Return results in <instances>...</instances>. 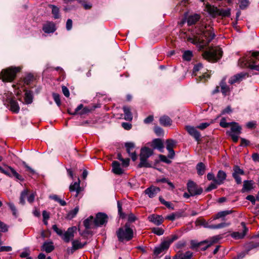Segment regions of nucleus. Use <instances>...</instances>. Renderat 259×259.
I'll return each mask as SVG.
<instances>
[{"mask_svg": "<svg viewBox=\"0 0 259 259\" xmlns=\"http://www.w3.org/2000/svg\"><path fill=\"white\" fill-rule=\"evenodd\" d=\"M217 184L214 182V183H211L206 189L205 191L208 192L212 190L215 189L217 188Z\"/></svg>", "mask_w": 259, "mask_h": 259, "instance_id": "obj_62", "label": "nucleus"}, {"mask_svg": "<svg viewBox=\"0 0 259 259\" xmlns=\"http://www.w3.org/2000/svg\"><path fill=\"white\" fill-rule=\"evenodd\" d=\"M231 15L230 9H219L218 16H221L224 17H229Z\"/></svg>", "mask_w": 259, "mask_h": 259, "instance_id": "obj_43", "label": "nucleus"}, {"mask_svg": "<svg viewBox=\"0 0 259 259\" xmlns=\"http://www.w3.org/2000/svg\"><path fill=\"white\" fill-rule=\"evenodd\" d=\"M62 91L63 94L66 97H69V95H70L69 91L66 87H65L64 85L62 86Z\"/></svg>", "mask_w": 259, "mask_h": 259, "instance_id": "obj_63", "label": "nucleus"}, {"mask_svg": "<svg viewBox=\"0 0 259 259\" xmlns=\"http://www.w3.org/2000/svg\"><path fill=\"white\" fill-rule=\"evenodd\" d=\"M123 110L124 115V119L126 120L131 121L133 119V114L130 107L127 106H124Z\"/></svg>", "mask_w": 259, "mask_h": 259, "instance_id": "obj_31", "label": "nucleus"}, {"mask_svg": "<svg viewBox=\"0 0 259 259\" xmlns=\"http://www.w3.org/2000/svg\"><path fill=\"white\" fill-rule=\"evenodd\" d=\"M206 243V241H202L199 243H195L194 241L192 240L191 242V248L193 249L195 247H198L200 246L201 245H203V244Z\"/></svg>", "mask_w": 259, "mask_h": 259, "instance_id": "obj_56", "label": "nucleus"}, {"mask_svg": "<svg viewBox=\"0 0 259 259\" xmlns=\"http://www.w3.org/2000/svg\"><path fill=\"white\" fill-rule=\"evenodd\" d=\"M3 102L4 105L13 113H18L19 112L20 107L17 101L14 98H6Z\"/></svg>", "mask_w": 259, "mask_h": 259, "instance_id": "obj_6", "label": "nucleus"}, {"mask_svg": "<svg viewBox=\"0 0 259 259\" xmlns=\"http://www.w3.org/2000/svg\"><path fill=\"white\" fill-rule=\"evenodd\" d=\"M238 65L242 68L247 67L259 71V52H253L250 55L240 58Z\"/></svg>", "mask_w": 259, "mask_h": 259, "instance_id": "obj_1", "label": "nucleus"}, {"mask_svg": "<svg viewBox=\"0 0 259 259\" xmlns=\"http://www.w3.org/2000/svg\"><path fill=\"white\" fill-rule=\"evenodd\" d=\"M19 101L23 104H30L32 102L33 98H19Z\"/></svg>", "mask_w": 259, "mask_h": 259, "instance_id": "obj_58", "label": "nucleus"}, {"mask_svg": "<svg viewBox=\"0 0 259 259\" xmlns=\"http://www.w3.org/2000/svg\"><path fill=\"white\" fill-rule=\"evenodd\" d=\"M8 205L9 206L10 209L12 211L13 215H14L15 217H17V209L15 206V205L13 203H8Z\"/></svg>", "mask_w": 259, "mask_h": 259, "instance_id": "obj_53", "label": "nucleus"}, {"mask_svg": "<svg viewBox=\"0 0 259 259\" xmlns=\"http://www.w3.org/2000/svg\"><path fill=\"white\" fill-rule=\"evenodd\" d=\"M221 92L224 96L230 95V89L227 85L226 82V77H224L220 83Z\"/></svg>", "mask_w": 259, "mask_h": 259, "instance_id": "obj_17", "label": "nucleus"}, {"mask_svg": "<svg viewBox=\"0 0 259 259\" xmlns=\"http://www.w3.org/2000/svg\"><path fill=\"white\" fill-rule=\"evenodd\" d=\"M205 169V165L202 162H199L196 165L197 174L199 176H202L204 174Z\"/></svg>", "mask_w": 259, "mask_h": 259, "instance_id": "obj_37", "label": "nucleus"}, {"mask_svg": "<svg viewBox=\"0 0 259 259\" xmlns=\"http://www.w3.org/2000/svg\"><path fill=\"white\" fill-rule=\"evenodd\" d=\"M90 111V110L87 107H84L82 104L79 105L75 109L73 112H71L69 110H68V113L71 115H75L77 113L82 115L85 114Z\"/></svg>", "mask_w": 259, "mask_h": 259, "instance_id": "obj_21", "label": "nucleus"}, {"mask_svg": "<svg viewBox=\"0 0 259 259\" xmlns=\"http://www.w3.org/2000/svg\"><path fill=\"white\" fill-rule=\"evenodd\" d=\"M125 147L127 153L131 157L132 159L135 161L137 158V155L136 151L134 150L135 147V144L132 142H127L125 143Z\"/></svg>", "mask_w": 259, "mask_h": 259, "instance_id": "obj_12", "label": "nucleus"}, {"mask_svg": "<svg viewBox=\"0 0 259 259\" xmlns=\"http://www.w3.org/2000/svg\"><path fill=\"white\" fill-rule=\"evenodd\" d=\"M184 212L183 211H177L167 215L165 217L166 220H168L171 221H174L176 219L180 218L183 216Z\"/></svg>", "mask_w": 259, "mask_h": 259, "instance_id": "obj_30", "label": "nucleus"}, {"mask_svg": "<svg viewBox=\"0 0 259 259\" xmlns=\"http://www.w3.org/2000/svg\"><path fill=\"white\" fill-rule=\"evenodd\" d=\"M76 230V227H73L69 228L63 234L62 236V239L65 242H69L71 239H72L74 237V233L75 231Z\"/></svg>", "mask_w": 259, "mask_h": 259, "instance_id": "obj_13", "label": "nucleus"}, {"mask_svg": "<svg viewBox=\"0 0 259 259\" xmlns=\"http://www.w3.org/2000/svg\"><path fill=\"white\" fill-rule=\"evenodd\" d=\"M232 213V210H226L224 211H221L218 212L217 214L214 215L212 217V220H215L217 219H221L222 220H225V217L229 214H230Z\"/></svg>", "mask_w": 259, "mask_h": 259, "instance_id": "obj_25", "label": "nucleus"}, {"mask_svg": "<svg viewBox=\"0 0 259 259\" xmlns=\"http://www.w3.org/2000/svg\"><path fill=\"white\" fill-rule=\"evenodd\" d=\"M159 192L160 189L154 186L150 187L145 190V194L148 195L150 198H153Z\"/></svg>", "mask_w": 259, "mask_h": 259, "instance_id": "obj_22", "label": "nucleus"}, {"mask_svg": "<svg viewBox=\"0 0 259 259\" xmlns=\"http://www.w3.org/2000/svg\"><path fill=\"white\" fill-rule=\"evenodd\" d=\"M108 221V216L106 214L103 212H98L96 214V218L94 220V224L95 227L101 226L107 223Z\"/></svg>", "mask_w": 259, "mask_h": 259, "instance_id": "obj_8", "label": "nucleus"}, {"mask_svg": "<svg viewBox=\"0 0 259 259\" xmlns=\"http://www.w3.org/2000/svg\"><path fill=\"white\" fill-rule=\"evenodd\" d=\"M215 35L213 32V29L211 27L208 29H206L202 32V40L200 42L203 47L207 46L210 41L214 38Z\"/></svg>", "mask_w": 259, "mask_h": 259, "instance_id": "obj_5", "label": "nucleus"}, {"mask_svg": "<svg viewBox=\"0 0 259 259\" xmlns=\"http://www.w3.org/2000/svg\"><path fill=\"white\" fill-rule=\"evenodd\" d=\"M210 124V123L203 122L199 124L196 127L201 130H203L207 127Z\"/></svg>", "mask_w": 259, "mask_h": 259, "instance_id": "obj_61", "label": "nucleus"}, {"mask_svg": "<svg viewBox=\"0 0 259 259\" xmlns=\"http://www.w3.org/2000/svg\"><path fill=\"white\" fill-rule=\"evenodd\" d=\"M192 57V53L190 51H186L183 55L184 60L189 61H190Z\"/></svg>", "mask_w": 259, "mask_h": 259, "instance_id": "obj_50", "label": "nucleus"}, {"mask_svg": "<svg viewBox=\"0 0 259 259\" xmlns=\"http://www.w3.org/2000/svg\"><path fill=\"white\" fill-rule=\"evenodd\" d=\"M226 178L227 175L225 171L222 170H219L215 180V184L218 185L223 184Z\"/></svg>", "mask_w": 259, "mask_h": 259, "instance_id": "obj_19", "label": "nucleus"}, {"mask_svg": "<svg viewBox=\"0 0 259 259\" xmlns=\"http://www.w3.org/2000/svg\"><path fill=\"white\" fill-rule=\"evenodd\" d=\"M170 245V243L166 239L165 240L162 242L159 245L162 249L165 250H167Z\"/></svg>", "mask_w": 259, "mask_h": 259, "instance_id": "obj_52", "label": "nucleus"}, {"mask_svg": "<svg viewBox=\"0 0 259 259\" xmlns=\"http://www.w3.org/2000/svg\"><path fill=\"white\" fill-rule=\"evenodd\" d=\"M112 172L118 175L122 174L124 170L121 167L120 163L117 161H113L112 163Z\"/></svg>", "mask_w": 259, "mask_h": 259, "instance_id": "obj_23", "label": "nucleus"}, {"mask_svg": "<svg viewBox=\"0 0 259 259\" xmlns=\"http://www.w3.org/2000/svg\"><path fill=\"white\" fill-rule=\"evenodd\" d=\"M253 184L254 183L252 180H245L243 182V188L241 190V192L244 193L251 190L253 188Z\"/></svg>", "mask_w": 259, "mask_h": 259, "instance_id": "obj_26", "label": "nucleus"}, {"mask_svg": "<svg viewBox=\"0 0 259 259\" xmlns=\"http://www.w3.org/2000/svg\"><path fill=\"white\" fill-rule=\"evenodd\" d=\"M86 244V242L82 243L78 240H74L72 241V246L75 250L83 248Z\"/></svg>", "mask_w": 259, "mask_h": 259, "instance_id": "obj_38", "label": "nucleus"}, {"mask_svg": "<svg viewBox=\"0 0 259 259\" xmlns=\"http://www.w3.org/2000/svg\"><path fill=\"white\" fill-rule=\"evenodd\" d=\"M21 70V67L16 66H10L3 69L0 72V79L4 82H12Z\"/></svg>", "mask_w": 259, "mask_h": 259, "instance_id": "obj_2", "label": "nucleus"}, {"mask_svg": "<svg viewBox=\"0 0 259 259\" xmlns=\"http://www.w3.org/2000/svg\"><path fill=\"white\" fill-rule=\"evenodd\" d=\"M159 122L163 126H169L171 125L172 121L170 118L167 115H163L159 118Z\"/></svg>", "mask_w": 259, "mask_h": 259, "instance_id": "obj_27", "label": "nucleus"}, {"mask_svg": "<svg viewBox=\"0 0 259 259\" xmlns=\"http://www.w3.org/2000/svg\"><path fill=\"white\" fill-rule=\"evenodd\" d=\"M50 198L55 200L56 202H58L61 206H65L66 205V202L65 201L60 199L57 195H50Z\"/></svg>", "mask_w": 259, "mask_h": 259, "instance_id": "obj_42", "label": "nucleus"}, {"mask_svg": "<svg viewBox=\"0 0 259 259\" xmlns=\"http://www.w3.org/2000/svg\"><path fill=\"white\" fill-rule=\"evenodd\" d=\"M94 220V218L93 216H90L83 221V225L86 229H89L95 227Z\"/></svg>", "mask_w": 259, "mask_h": 259, "instance_id": "obj_34", "label": "nucleus"}, {"mask_svg": "<svg viewBox=\"0 0 259 259\" xmlns=\"http://www.w3.org/2000/svg\"><path fill=\"white\" fill-rule=\"evenodd\" d=\"M241 226H242L243 230L242 232H234L231 234V236L235 239H242L246 235L248 228L246 227L245 223L244 222H241Z\"/></svg>", "mask_w": 259, "mask_h": 259, "instance_id": "obj_14", "label": "nucleus"}, {"mask_svg": "<svg viewBox=\"0 0 259 259\" xmlns=\"http://www.w3.org/2000/svg\"><path fill=\"white\" fill-rule=\"evenodd\" d=\"M116 235L120 242L128 241L133 238L134 233L130 225L126 223L123 227L120 228L116 231Z\"/></svg>", "mask_w": 259, "mask_h": 259, "instance_id": "obj_4", "label": "nucleus"}, {"mask_svg": "<svg viewBox=\"0 0 259 259\" xmlns=\"http://www.w3.org/2000/svg\"><path fill=\"white\" fill-rule=\"evenodd\" d=\"M200 19V16L199 15L195 14L194 15H192L189 16L187 20V22L188 25H192L196 23L199 19Z\"/></svg>", "mask_w": 259, "mask_h": 259, "instance_id": "obj_29", "label": "nucleus"}, {"mask_svg": "<svg viewBox=\"0 0 259 259\" xmlns=\"http://www.w3.org/2000/svg\"><path fill=\"white\" fill-rule=\"evenodd\" d=\"M49 7L52 9V13L54 19H59L60 17L59 8L54 5H49Z\"/></svg>", "mask_w": 259, "mask_h": 259, "instance_id": "obj_36", "label": "nucleus"}, {"mask_svg": "<svg viewBox=\"0 0 259 259\" xmlns=\"http://www.w3.org/2000/svg\"><path fill=\"white\" fill-rule=\"evenodd\" d=\"M52 229L59 236L62 237L63 231L61 229H59L56 225H53Z\"/></svg>", "mask_w": 259, "mask_h": 259, "instance_id": "obj_55", "label": "nucleus"}, {"mask_svg": "<svg viewBox=\"0 0 259 259\" xmlns=\"http://www.w3.org/2000/svg\"><path fill=\"white\" fill-rule=\"evenodd\" d=\"M192 255L193 253L190 251H187L185 253L179 252L173 259H191Z\"/></svg>", "mask_w": 259, "mask_h": 259, "instance_id": "obj_28", "label": "nucleus"}, {"mask_svg": "<svg viewBox=\"0 0 259 259\" xmlns=\"http://www.w3.org/2000/svg\"><path fill=\"white\" fill-rule=\"evenodd\" d=\"M230 225V223L222 222L217 225H212L211 226H209L208 227L211 229H219L228 227Z\"/></svg>", "mask_w": 259, "mask_h": 259, "instance_id": "obj_41", "label": "nucleus"}, {"mask_svg": "<svg viewBox=\"0 0 259 259\" xmlns=\"http://www.w3.org/2000/svg\"><path fill=\"white\" fill-rule=\"evenodd\" d=\"M8 230L7 225L0 221V231L2 232H6L8 231Z\"/></svg>", "mask_w": 259, "mask_h": 259, "instance_id": "obj_60", "label": "nucleus"}, {"mask_svg": "<svg viewBox=\"0 0 259 259\" xmlns=\"http://www.w3.org/2000/svg\"><path fill=\"white\" fill-rule=\"evenodd\" d=\"M176 144V142L172 139H167L166 141V148L167 150L173 149Z\"/></svg>", "mask_w": 259, "mask_h": 259, "instance_id": "obj_46", "label": "nucleus"}, {"mask_svg": "<svg viewBox=\"0 0 259 259\" xmlns=\"http://www.w3.org/2000/svg\"><path fill=\"white\" fill-rule=\"evenodd\" d=\"M154 131L155 133L157 136H162L164 135V131L163 129L158 126L154 127Z\"/></svg>", "mask_w": 259, "mask_h": 259, "instance_id": "obj_51", "label": "nucleus"}, {"mask_svg": "<svg viewBox=\"0 0 259 259\" xmlns=\"http://www.w3.org/2000/svg\"><path fill=\"white\" fill-rule=\"evenodd\" d=\"M153 153V150L148 147L142 148L141 150V153L140 154V158L142 159L148 158L151 156Z\"/></svg>", "mask_w": 259, "mask_h": 259, "instance_id": "obj_20", "label": "nucleus"}, {"mask_svg": "<svg viewBox=\"0 0 259 259\" xmlns=\"http://www.w3.org/2000/svg\"><path fill=\"white\" fill-rule=\"evenodd\" d=\"M8 169L10 170L11 174L10 173V175H11V177H14L16 179L20 180L21 181H23L24 180V179L23 177L19 175L13 168H12L11 166H8Z\"/></svg>", "mask_w": 259, "mask_h": 259, "instance_id": "obj_39", "label": "nucleus"}, {"mask_svg": "<svg viewBox=\"0 0 259 259\" xmlns=\"http://www.w3.org/2000/svg\"><path fill=\"white\" fill-rule=\"evenodd\" d=\"M220 125L223 127L226 128L231 125V122H226V119L223 118L220 121Z\"/></svg>", "mask_w": 259, "mask_h": 259, "instance_id": "obj_59", "label": "nucleus"}, {"mask_svg": "<svg viewBox=\"0 0 259 259\" xmlns=\"http://www.w3.org/2000/svg\"><path fill=\"white\" fill-rule=\"evenodd\" d=\"M79 211V206H76L74 209L71 210L68 212L66 215V219L71 220L74 218Z\"/></svg>", "mask_w": 259, "mask_h": 259, "instance_id": "obj_40", "label": "nucleus"}, {"mask_svg": "<svg viewBox=\"0 0 259 259\" xmlns=\"http://www.w3.org/2000/svg\"><path fill=\"white\" fill-rule=\"evenodd\" d=\"M231 128L227 132V134H240L241 133V127L236 122H231Z\"/></svg>", "mask_w": 259, "mask_h": 259, "instance_id": "obj_18", "label": "nucleus"}, {"mask_svg": "<svg viewBox=\"0 0 259 259\" xmlns=\"http://www.w3.org/2000/svg\"><path fill=\"white\" fill-rule=\"evenodd\" d=\"M140 162L139 163V164L138 165V167L141 168V167H152L151 164L147 162V159H142L141 158H140Z\"/></svg>", "mask_w": 259, "mask_h": 259, "instance_id": "obj_44", "label": "nucleus"}, {"mask_svg": "<svg viewBox=\"0 0 259 259\" xmlns=\"http://www.w3.org/2000/svg\"><path fill=\"white\" fill-rule=\"evenodd\" d=\"M233 172L232 175H244V172L242 169H241L240 167L238 165H235L233 167Z\"/></svg>", "mask_w": 259, "mask_h": 259, "instance_id": "obj_48", "label": "nucleus"}, {"mask_svg": "<svg viewBox=\"0 0 259 259\" xmlns=\"http://www.w3.org/2000/svg\"><path fill=\"white\" fill-rule=\"evenodd\" d=\"M239 8L241 10L247 9L249 5V0H239Z\"/></svg>", "mask_w": 259, "mask_h": 259, "instance_id": "obj_47", "label": "nucleus"}, {"mask_svg": "<svg viewBox=\"0 0 259 259\" xmlns=\"http://www.w3.org/2000/svg\"><path fill=\"white\" fill-rule=\"evenodd\" d=\"M205 9L207 12L213 17H215L218 16V12L219 9L214 7V6H211L209 4H207L205 6Z\"/></svg>", "mask_w": 259, "mask_h": 259, "instance_id": "obj_24", "label": "nucleus"}, {"mask_svg": "<svg viewBox=\"0 0 259 259\" xmlns=\"http://www.w3.org/2000/svg\"><path fill=\"white\" fill-rule=\"evenodd\" d=\"M187 190L191 196H196L200 195L203 192V189L197 185V184L192 181H189L187 183Z\"/></svg>", "mask_w": 259, "mask_h": 259, "instance_id": "obj_7", "label": "nucleus"}, {"mask_svg": "<svg viewBox=\"0 0 259 259\" xmlns=\"http://www.w3.org/2000/svg\"><path fill=\"white\" fill-rule=\"evenodd\" d=\"M152 232L158 236H161L164 234V230L161 228L154 227L152 228Z\"/></svg>", "mask_w": 259, "mask_h": 259, "instance_id": "obj_49", "label": "nucleus"}, {"mask_svg": "<svg viewBox=\"0 0 259 259\" xmlns=\"http://www.w3.org/2000/svg\"><path fill=\"white\" fill-rule=\"evenodd\" d=\"M28 195V190L26 189L24 190L21 192L20 197V201L19 203L21 205H24L25 203V199L26 197Z\"/></svg>", "mask_w": 259, "mask_h": 259, "instance_id": "obj_45", "label": "nucleus"}, {"mask_svg": "<svg viewBox=\"0 0 259 259\" xmlns=\"http://www.w3.org/2000/svg\"><path fill=\"white\" fill-rule=\"evenodd\" d=\"M69 191L71 192H75L74 196L75 197H81L82 194L81 192L83 191V189L80 186V180L78 178V181L75 182L70 184L69 187Z\"/></svg>", "mask_w": 259, "mask_h": 259, "instance_id": "obj_9", "label": "nucleus"}, {"mask_svg": "<svg viewBox=\"0 0 259 259\" xmlns=\"http://www.w3.org/2000/svg\"><path fill=\"white\" fill-rule=\"evenodd\" d=\"M153 146L154 148L157 149L161 152H162L163 151V143L162 140L160 139H155L153 141Z\"/></svg>", "mask_w": 259, "mask_h": 259, "instance_id": "obj_32", "label": "nucleus"}, {"mask_svg": "<svg viewBox=\"0 0 259 259\" xmlns=\"http://www.w3.org/2000/svg\"><path fill=\"white\" fill-rule=\"evenodd\" d=\"M56 29L55 24L53 22L48 21L42 26L43 31L47 33H53Z\"/></svg>", "mask_w": 259, "mask_h": 259, "instance_id": "obj_16", "label": "nucleus"}, {"mask_svg": "<svg viewBox=\"0 0 259 259\" xmlns=\"http://www.w3.org/2000/svg\"><path fill=\"white\" fill-rule=\"evenodd\" d=\"M42 248V249L47 253L52 252L55 248L52 242H45Z\"/></svg>", "mask_w": 259, "mask_h": 259, "instance_id": "obj_35", "label": "nucleus"}, {"mask_svg": "<svg viewBox=\"0 0 259 259\" xmlns=\"http://www.w3.org/2000/svg\"><path fill=\"white\" fill-rule=\"evenodd\" d=\"M35 79L34 75L32 73H29L23 78V82L25 85H30Z\"/></svg>", "mask_w": 259, "mask_h": 259, "instance_id": "obj_33", "label": "nucleus"}, {"mask_svg": "<svg viewBox=\"0 0 259 259\" xmlns=\"http://www.w3.org/2000/svg\"><path fill=\"white\" fill-rule=\"evenodd\" d=\"M259 247V242H251L248 245V249L251 250L254 248Z\"/></svg>", "mask_w": 259, "mask_h": 259, "instance_id": "obj_64", "label": "nucleus"}, {"mask_svg": "<svg viewBox=\"0 0 259 259\" xmlns=\"http://www.w3.org/2000/svg\"><path fill=\"white\" fill-rule=\"evenodd\" d=\"M148 219L149 222L153 223L156 226H159L161 225L164 222V218L162 215L156 214H152L150 215L148 217Z\"/></svg>", "mask_w": 259, "mask_h": 259, "instance_id": "obj_15", "label": "nucleus"}, {"mask_svg": "<svg viewBox=\"0 0 259 259\" xmlns=\"http://www.w3.org/2000/svg\"><path fill=\"white\" fill-rule=\"evenodd\" d=\"M117 208H118V212L119 215H120V217L122 218H124L125 217V214L122 211V204L121 203L118 201H117Z\"/></svg>", "mask_w": 259, "mask_h": 259, "instance_id": "obj_54", "label": "nucleus"}, {"mask_svg": "<svg viewBox=\"0 0 259 259\" xmlns=\"http://www.w3.org/2000/svg\"><path fill=\"white\" fill-rule=\"evenodd\" d=\"M186 245V241L185 240H181L177 242L176 247L177 249H181Z\"/></svg>", "mask_w": 259, "mask_h": 259, "instance_id": "obj_57", "label": "nucleus"}, {"mask_svg": "<svg viewBox=\"0 0 259 259\" xmlns=\"http://www.w3.org/2000/svg\"><path fill=\"white\" fill-rule=\"evenodd\" d=\"M223 55V51L219 47H210L203 54V58L209 62H214L220 60Z\"/></svg>", "mask_w": 259, "mask_h": 259, "instance_id": "obj_3", "label": "nucleus"}, {"mask_svg": "<svg viewBox=\"0 0 259 259\" xmlns=\"http://www.w3.org/2000/svg\"><path fill=\"white\" fill-rule=\"evenodd\" d=\"M185 128L188 134L192 136L196 141L198 143L201 141V134L196 127L190 125H187Z\"/></svg>", "mask_w": 259, "mask_h": 259, "instance_id": "obj_10", "label": "nucleus"}, {"mask_svg": "<svg viewBox=\"0 0 259 259\" xmlns=\"http://www.w3.org/2000/svg\"><path fill=\"white\" fill-rule=\"evenodd\" d=\"M248 76V74L247 73L241 72L231 77L229 79L228 82L230 84H233L236 83H239L243 79Z\"/></svg>", "mask_w": 259, "mask_h": 259, "instance_id": "obj_11", "label": "nucleus"}]
</instances>
